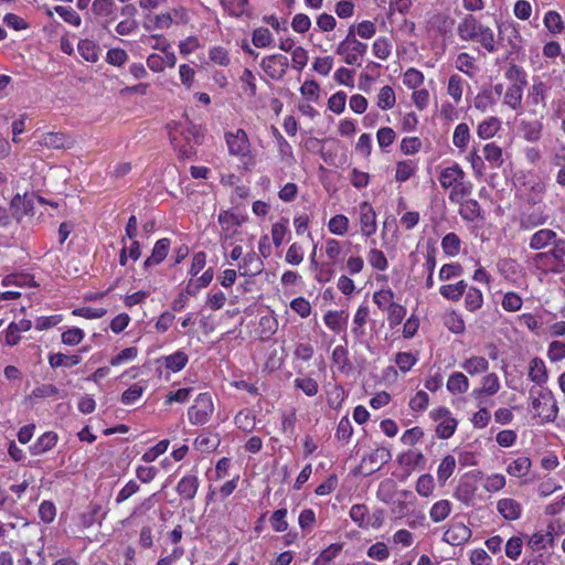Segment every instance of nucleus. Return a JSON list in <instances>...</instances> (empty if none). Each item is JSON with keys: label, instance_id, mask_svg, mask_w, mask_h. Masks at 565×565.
I'll use <instances>...</instances> for the list:
<instances>
[{"label": "nucleus", "instance_id": "f257e3e1", "mask_svg": "<svg viewBox=\"0 0 565 565\" xmlns=\"http://www.w3.org/2000/svg\"><path fill=\"white\" fill-rule=\"evenodd\" d=\"M457 34L462 41L479 43L489 53L497 51L494 32L471 13L466 14L458 23Z\"/></svg>", "mask_w": 565, "mask_h": 565}, {"label": "nucleus", "instance_id": "f03ea898", "mask_svg": "<svg viewBox=\"0 0 565 565\" xmlns=\"http://www.w3.org/2000/svg\"><path fill=\"white\" fill-rule=\"evenodd\" d=\"M532 407L542 422H554L557 417L558 407L553 393L546 388L532 387L530 390Z\"/></svg>", "mask_w": 565, "mask_h": 565}, {"label": "nucleus", "instance_id": "7ed1b4c3", "mask_svg": "<svg viewBox=\"0 0 565 565\" xmlns=\"http://www.w3.org/2000/svg\"><path fill=\"white\" fill-rule=\"evenodd\" d=\"M168 130L170 140H175V137H179L183 141H191L194 145H201L204 139V135L202 134L201 127L193 124L188 116H185L183 121H172L168 124Z\"/></svg>", "mask_w": 565, "mask_h": 565}, {"label": "nucleus", "instance_id": "20e7f679", "mask_svg": "<svg viewBox=\"0 0 565 565\" xmlns=\"http://www.w3.org/2000/svg\"><path fill=\"white\" fill-rule=\"evenodd\" d=\"M392 458L391 451L385 447H379L365 456L355 468L354 475L370 476L379 471Z\"/></svg>", "mask_w": 565, "mask_h": 565}, {"label": "nucleus", "instance_id": "39448f33", "mask_svg": "<svg viewBox=\"0 0 565 565\" xmlns=\"http://www.w3.org/2000/svg\"><path fill=\"white\" fill-rule=\"evenodd\" d=\"M214 406L209 393H201L195 398L194 405L188 411L189 420L193 425H204L210 419Z\"/></svg>", "mask_w": 565, "mask_h": 565}, {"label": "nucleus", "instance_id": "423d86ee", "mask_svg": "<svg viewBox=\"0 0 565 565\" xmlns=\"http://www.w3.org/2000/svg\"><path fill=\"white\" fill-rule=\"evenodd\" d=\"M500 42H507L510 46L509 56L519 54L522 51L523 39L518 24L512 21L497 23Z\"/></svg>", "mask_w": 565, "mask_h": 565}, {"label": "nucleus", "instance_id": "0eeeda50", "mask_svg": "<svg viewBox=\"0 0 565 565\" xmlns=\"http://www.w3.org/2000/svg\"><path fill=\"white\" fill-rule=\"evenodd\" d=\"M75 145V140L72 136L61 131H51L43 134L41 138L34 142L33 149L39 151L43 147L54 150L71 149Z\"/></svg>", "mask_w": 565, "mask_h": 565}, {"label": "nucleus", "instance_id": "6e6552de", "mask_svg": "<svg viewBox=\"0 0 565 565\" xmlns=\"http://www.w3.org/2000/svg\"><path fill=\"white\" fill-rule=\"evenodd\" d=\"M260 67L268 77L279 81L285 76L289 67V60L282 54L268 55L262 60Z\"/></svg>", "mask_w": 565, "mask_h": 565}, {"label": "nucleus", "instance_id": "1a4fd4ad", "mask_svg": "<svg viewBox=\"0 0 565 565\" xmlns=\"http://www.w3.org/2000/svg\"><path fill=\"white\" fill-rule=\"evenodd\" d=\"M225 140L231 154L245 157L249 153L248 137L243 129H237L236 132H226Z\"/></svg>", "mask_w": 565, "mask_h": 565}, {"label": "nucleus", "instance_id": "9d476101", "mask_svg": "<svg viewBox=\"0 0 565 565\" xmlns=\"http://www.w3.org/2000/svg\"><path fill=\"white\" fill-rule=\"evenodd\" d=\"M471 535V530L463 523L458 522L448 527L443 535V540L452 546H460L468 542Z\"/></svg>", "mask_w": 565, "mask_h": 565}, {"label": "nucleus", "instance_id": "9b49d317", "mask_svg": "<svg viewBox=\"0 0 565 565\" xmlns=\"http://www.w3.org/2000/svg\"><path fill=\"white\" fill-rule=\"evenodd\" d=\"M360 224L361 232L365 236H371L376 232V215L367 202L360 204Z\"/></svg>", "mask_w": 565, "mask_h": 565}, {"label": "nucleus", "instance_id": "f8f14e48", "mask_svg": "<svg viewBox=\"0 0 565 565\" xmlns=\"http://www.w3.org/2000/svg\"><path fill=\"white\" fill-rule=\"evenodd\" d=\"M171 246V241L167 237L154 243L151 255L143 262V269H149L154 265L161 264L167 257Z\"/></svg>", "mask_w": 565, "mask_h": 565}, {"label": "nucleus", "instance_id": "ddd939ff", "mask_svg": "<svg viewBox=\"0 0 565 565\" xmlns=\"http://www.w3.org/2000/svg\"><path fill=\"white\" fill-rule=\"evenodd\" d=\"M465 172L458 163L443 169L439 173V182L444 189L454 188L460 180H463Z\"/></svg>", "mask_w": 565, "mask_h": 565}, {"label": "nucleus", "instance_id": "4468645a", "mask_svg": "<svg viewBox=\"0 0 565 565\" xmlns=\"http://www.w3.org/2000/svg\"><path fill=\"white\" fill-rule=\"evenodd\" d=\"M557 238L558 236L553 230L542 228L531 236L529 246L533 250H541L552 245Z\"/></svg>", "mask_w": 565, "mask_h": 565}, {"label": "nucleus", "instance_id": "2eb2a0df", "mask_svg": "<svg viewBox=\"0 0 565 565\" xmlns=\"http://www.w3.org/2000/svg\"><path fill=\"white\" fill-rule=\"evenodd\" d=\"M239 269H243L241 275L255 277L263 271L264 263L255 252H249L244 256L243 263L239 264Z\"/></svg>", "mask_w": 565, "mask_h": 565}, {"label": "nucleus", "instance_id": "dca6fc26", "mask_svg": "<svg viewBox=\"0 0 565 565\" xmlns=\"http://www.w3.org/2000/svg\"><path fill=\"white\" fill-rule=\"evenodd\" d=\"M11 216L18 222L33 210V202L26 196L15 194L10 202Z\"/></svg>", "mask_w": 565, "mask_h": 565}, {"label": "nucleus", "instance_id": "f3484780", "mask_svg": "<svg viewBox=\"0 0 565 565\" xmlns=\"http://www.w3.org/2000/svg\"><path fill=\"white\" fill-rule=\"evenodd\" d=\"M459 215L468 222H473L476 220H484V215L482 209L477 200L468 199L463 202L459 203Z\"/></svg>", "mask_w": 565, "mask_h": 565}, {"label": "nucleus", "instance_id": "a211bd4d", "mask_svg": "<svg viewBox=\"0 0 565 565\" xmlns=\"http://www.w3.org/2000/svg\"><path fill=\"white\" fill-rule=\"evenodd\" d=\"M477 487L471 478H461L456 490L455 498L465 504H470L475 498Z\"/></svg>", "mask_w": 565, "mask_h": 565}, {"label": "nucleus", "instance_id": "6ab92c4d", "mask_svg": "<svg viewBox=\"0 0 565 565\" xmlns=\"http://www.w3.org/2000/svg\"><path fill=\"white\" fill-rule=\"evenodd\" d=\"M499 513L509 521L518 520L521 516L522 508L521 504L514 499L505 498L501 499L497 503Z\"/></svg>", "mask_w": 565, "mask_h": 565}, {"label": "nucleus", "instance_id": "aec40b11", "mask_svg": "<svg viewBox=\"0 0 565 565\" xmlns=\"http://www.w3.org/2000/svg\"><path fill=\"white\" fill-rule=\"evenodd\" d=\"M199 489V479L196 476H184L177 484V492L185 500L194 499Z\"/></svg>", "mask_w": 565, "mask_h": 565}, {"label": "nucleus", "instance_id": "412c9836", "mask_svg": "<svg viewBox=\"0 0 565 565\" xmlns=\"http://www.w3.org/2000/svg\"><path fill=\"white\" fill-rule=\"evenodd\" d=\"M57 434L54 431H46L41 435L38 440L30 446V451L32 455H42L49 450H51L57 443Z\"/></svg>", "mask_w": 565, "mask_h": 565}, {"label": "nucleus", "instance_id": "4be33fe9", "mask_svg": "<svg viewBox=\"0 0 565 565\" xmlns=\"http://www.w3.org/2000/svg\"><path fill=\"white\" fill-rule=\"evenodd\" d=\"M524 87L525 86H522L518 83H512L509 85L503 96V104L513 110L519 109L521 107Z\"/></svg>", "mask_w": 565, "mask_h": 565}, {"label": "nucleus", "instance_id": "5701e85b", "mask_svg": "<svg viewBox=\"0 0 565 565\" xmlns=\"http://www.w3.org/2000/svg\"><path fill=\"white\" fill-rule=\"evenodd\" d=\"M77 50L81 56L87 62L95 63L99 58V46L92 40H81L77 44Z\"/></svg>", "mask_w": 565, "mask_h": 565}, {"label": "nucleus", "instance_id": "b1692460", "mask_svg": "<svg viewBox=\"0 0 565 565\" xmlns=\"http://www.w3.org/2000/svg\"><path fill=\"white\" fill-rule=\"evenodd\" d=\"M553 247L547 250L548 255L552 257V260L556 263L559 268L556 269V274H562L565 270V239L558 237L553 244Z\"/></svg>", "mask_w": 565, "mask_h": 565}, {"label": "nucleus", "instance_id": "393cba45", "mask_svg": "<svg viewBox=\"0 0 565 565\" xmlns=\"http://www.w3.org/2000/svg\"><path fill=\"white\" fill-rule=\"evenodd\" d=\"M456 468V458L452 455H447L443 458L437 469V480L440 486H444L446 481L454 473Z\"/></svg>", "mask_w": 565, "mask_h": 565}, {"label": "nucleus", "instance_id": "a878e982", "mask_svg": "<svg viewBox=\"0 0 565 565\" xmlns=\"http://www.w3.org/2000/svg\"><path fill=\"white\" fill-rule=\"evenodd\" d=\"M501 121L497 117H490L483 120L477 129V134L481 139L492 138L500 129Z\"/></svg>", "mask_w": 565, "mask_h": 565}, {"label": "nucleus", "instance_id": "bb28decb", "mask_svg": "<svg viewBox=\"0 0 565 565\" xmlns=\"http://www.w3.org/2000/svg\"><path fill=\"white\" fill-rule=\"evenodd\" d=\"M473 185L470 181L460 180L450 191L449 200L452 203H461L465 198L470 195L472 192Z\"/></svg>", "mask_w": 565, "mask_h": 565}, {"label": "nucleus", "instance_id": "cd10ccee", "mask_svg": "<svg viewBox=\"0 0 565 565\" xmlns=\"http://www.w3.org/2000/svg\"><path fill=\"white\" fill-rule=\"evenodd\" d=\"M483 156L492 168H500L503 163L502 149L494 142L487 143L483 147Z\"/></svg>", "mask_w": 565, "mask_h": 565}, {"label": "nucleus", "instance_id": "c85d7f7f", "mask_svg": "<svg viewBox=\"0 0 565 565\" xmlns=\"http://www.w3.org/2000/svg\"><path fill=\"white\" fill-rule=\"evenodd\" d=\"M521 131L525 140L535 142L542 136V122L539 120L522 121Z\"/></svg>", "mask_w": 565, "mask_h": 565}, {"label": "nucleus", "instance_id": "c756f323", "mask_svg": "<svg viewBox=\"0 0 565 565\" xmlns=\"http://www.w3.org/2000/svg\"><path fill=\"white\" fill-rule=\"evenodd\" d=\"M550 87L543 82H535L529 90V99L533 105H545Z\"/></svg>", "mask_w": 565, "mask_h": 565}, {"label": "nucleus", "instance_id": "7c9ffc66", "mask_svg": "<svg viewBox=\"0 0 565 565\" xmlns=\"http://www.w3.org/2000/svg\"><path fill=\"white\" fill-rule=\"evenodd\" d=\"M533 265L535 266V268H537L544 273L551 271V273L556 274L555 268H559L556 265V263H554L552 260V257L548 255L547 252L536 253L533 256Z\"/></svg>", "mask_w": 565, "mask_h": 565}, {"label": "nucleus", "instance_id": "2f4dec72", "mask_svg": "<svg viewBox=\"0 0 565 565\" xmlns=\"http://www.w3.org/2000/svg\"><path fill=\"white\" fill-rule=\"evenodd\" d=\"M173 148L178 151L180 159H191L196 154V148L194 142L183 141L179 137L175 140H170Z\"/></svg>", "mask_w": 565, "mask_h": 565}, {"label": "nucleus", "instance_id": "473e14b6", "mask_svg": "<svg viewBox=\"0 0 565 565\" xmlns=\"http://www.w3.org/2000/svg\"><path fill=\"white\" fill-rule=\"evenodd\" d=\"M461 241L456 233H448L441 239V247L446 255L456 256L460 252Z\"/></svg>", "mask_w": 565, "mask_h": 565}, {"label": "nucleus", "instance_id": "72a5a7b5", "mask_svg": "<svg viewBox=\"0 0 565 565\" xmlns=\"http://www.w3.org/2000/svg\"><path fill=\"white\" fill-rule=\"evenodd\" d=\"M252 42L256 47H268L273 44L274 38L267 28L259 26L253 31Z\"/></svg>", "mask_w": 565, "mask_h": 565}, {"label": "nucleus", "instance_id": "f704fd0d", "mask_svg": "<svg viewBox=\"0 0 565 565\" xmlns=\"http://www.w3.org/2000/svg\"><path fill=\"white\" fill-rule=\"evenodd\" d=\"M543 22L545 28L553 34H558L564 29L562 17L553 10L545 13Z\"/></svg>", "mask_w": 565, "mask_h": 565}, {"label": "nucleus", "instance_id": "c9c22d12", "mask_svg": "<svg viewBox=\"0 0 565 565\" xmlns=\"http://www.w3.org/2000/svg\"><path fill=\"white\" fill-rule=\"evenodd\" d=\"M531 460L527 457H519L508 466V473L513 477H523L529 473Z\"/></svg>", "mask_w": 565, "mask_h": 565}, {"label": "nucleus", "instance_id": "e433bc0d", "mask_svg": "<svg viewBox=\"0 0 565 565\" xmlns=\"http://www.w3.org/2000/svg\"><path fill=\"white\" fill-rule=\"evenodd\" d=\"M396 103V97L394 89L386 85L380 89V93L377 95V106L383 109H391L394 107Z\"/></svg>", "mask_w": 565, "mask_h": 565}, {"label": "nucleus", "instance_id": "4c0bfd02", "mask_svg": "<svg viewBox=\"0 0 565 565\" xmlns=\"http://www.w3.org/2000/svg\"><path fill=\"white\" fill-rule=\"evenodd\" d=\"M483 296L482 292L476 288L470 287L466 292L465 306L469 311H476L482 307Z\"/></svg>", "mask_w": 565, "mask_h": 565}, {"label": "nucleus", "instance_id": "58836bf2", "mask_svg": "<svg viewBox=\"0 0 565 565\" xmlns=\"http://www.w3.org/2000/svg\"><path fill=\"white\" fill-rule=\"evenodd\" d=\"M447 388L452 394L463 393L468 390V379L462 373L456 372L448 379Z\"/></svg>", "mask_w": 565, "mask_h": 565}, {"label": "nucleus", "instance_id": "ea45409f", "mask_svg": "<svg viewBox=\"0 0 565 565\" xmlns=\"http://www.w3.org/2000/svg\"><path fill=\"white\" fill-rule=\"evenodd\" d=\"M450 511V502L448 500H440L431 507L429 515L434 522H441L449 515Z\"/></svg>", "mask_w": 565, "mask_h": 565}, {"label": "nucleus", "instance_id": "a19ab883", "mask_svg": "<svg viewBox=\"0 0 565 565\" xmlns=\"http://www.w3.org/2000/svg\"><path fill=\"white\" fill-rule=\"evenodd\" d=\"M470 139V130L467 124L461 122L456 126L452 142L459 149H465Z\"/></svg>", "mask_w": 565, "mask_h": 565}, {"label": "nucleus", "instance_id": "79ce46f5", "mask_svg": "<svg viewBox=\"0 0 565 565\" xmlns=\"http://www.w3.org/2000/svg\"><path fill=\"white\" fill-rule=\"evenodd\" d=\"M288 225L289 220L287 217H281L280 221L273 224L271 237L276 247H279L282 244L284 238L288 233Z\"/></svg>", "mask_w": 565, "mask_h": 565}, {"label": "nucleus", "instance_id": "37998d69", "mask_svg": "<svg viewBox=\"0 0 565 565\" xmlns=\"http://www.w3.org/2000/svg\"><path fill=\"white\" fill-rule=\"evenodd\" d=\"M416 171V164L412 160L399 161L396 167L395 179L398 182H405L411 179Z\"/></svg>", "mask_w": 565, "mask_h": 565}, {"label": "nucleus", "instance_id": "c03bdc74", "mask_svg": "<svg viewBox=\"0 0 565 565\" xmlns=\"http://www.w3.org/2000/svg\"><path fill=\"white\" fill-rule=\"evenodd\" d=\"M218 223L222 225L223 231L226 232L225 237H231L228 234L231 231L234 234L236 232V227L239 225L238 218L233 213L224 211L218 214Z\"/></svg>", "mask_w": 565, "mask_h": 565}, {"label": "nucleus", "instance_id": "a18cd8bd", "mask_svg": "<svg viewBox=\"0 0 565 565\" xmlns=\"http://www.w3.org/2000/svg\"><path fill=\"white\" fill-rule=\"evenodd\" d=\"M457 425L458 422L456 418L447 417L437 425L436 435L441 439H448L454 435Z\"/></svg>", "mask_w": 565, "mask_h": 565}, {"label": "nucleus", "instance_id": "49530a36", "mask_svg": "<svg viewBox=\"0 0 565 565\" xmlns=\"http://www.w3.org/2000/svg\"><path fill=\"white\" fill-rule=\"evenodd\" d=\"M529 376L533 382H535L539 385L546 381L547 374L542 360L537 358L533 359Z\"/></svg>", "mask_w": 565, "mask_h": 565}, {"label": "nucleus", "instance_id": "de8ad7c7", "mask_svg": "<svg viewBox=\"0 0 565 565\" xmlns=\"http://www.w3.org/2000/svg\"><path fill=\"white\" fill-rule=\"evenodd\" d=\"M367 318H369V307H367V305L363 303L358 308V310L354 315V318H353L352 331L355 334L364 333L363 327L365 326Z\"/></svg>", "mask_w": 565, "mask_h": 565}, {"label": "nucleus", "instance_id": "09e8293b", "mask_svg": "<svg viewBox=\"0 0 565 565\" xmlns=\"http://www.w3.org/2000/svg\"><path fill=\"white\" fill-rule=\"evenodd\" d=\"M499 380L498 376L493 373L488 374L483 377L482 387L478 391L473 392L475 396H478L481 393H486L488 395H493L499 391Z\"/></svg>", "mask_w": 565, "mask_h": 565}, {"label": "nucleus", "instance_id": "8fccbe9b", "mask_svg": "<svg viewBox=\"0 0 565 565\" xmlns=\"http://www.w3.org/2000/svg\"><path fill=\"white\" fill-rule=\"evenodd\" d=\"M463 369L469 374L480 373L488 369V361L481 355H472V358L465 362Z\"/></svg>", "mask_w": 565, "mask_h": 565}, {"label": "nucleus", "instance_id": "3c124183", "mask_svg": "<svg viewBox=\"0 0 565 565\" xmlns=\"http://www.w3.org/2000/svg\"><path fill=\"white\" fill-rule=\"evenodd\" d=\"M406 316V309L402 305L393 303L387 308V320L391 328L398 326Z\"/></svg>", "mask_w": 565, "mask_h": 565}, {"label": "nucleus", "instance_id": "603ef678", "mask_svg": "<svg viewBox=\"0 0 565 565\" xmlns=\"http://www.w3.org/2000/svg\"><path fill=\"white\" fill-rule=\"evenodd\" d=\"M235 424L244 431H252L255 428V416L248 411H241L235 416Z\"/></svg>", "mask_w": 565, "mask_h": 565}, {"label": "nucleus", "instance_id": "864d4df0", "mask_svg": "<svg viewBox=\"0 0 565 565\" xmlns=\"http://www.w3.org/2000/svg\"><path fill=\"white\" fill-rule=\"evenodd\" d=\"M349 226V220L343 214H338L329 221V231L335 235H343L347 233Z\"/></svg>", "mask_w": 565, "mask_h": 565}, {"label": "nucleus", "instance_id": "5fc2aeb1", "mask_svg": "<svg viewBox=\"0 0 565 565\" xmlns=\"http://www.w3.org/2000/svg\"><path fill=\"white\" fill-rule=\"evenodd\" d=\"M435 488L434 478L429 473L422 475L416 483V491L422 497H429Z\"/></svg>", "mask_w": 565, "mask_h": 565}, {"label": "nucleus", "instance_id": "6e6d98bb", "mask_svg": "<svg viewBox=\"0 0 565 565\" xmlns=\"http://www.w3.org/2000/svg\"><path fill=\"white\" fill-rule=\"evenodd\" d=\"M546 220L547 216L542 213H531L521 217L520 227L527 231L539 225H543Z\"/></svg>", "mask_w": 565, "mask_h": 565}, {"label": "nucleus", "instance_id": "4d7b16f0", "mask_svg": "<svg viewBox=\"0 0 565 565\" xmlns=\"http://www.w3.org/2000/svg\"><path fill=\"white\" fill-rule=\"evenodd\" d=\"M169 440L163 439L156 444L153 447L148 449L141 457V460L145 462L154 461L160 455L164 454L168 449Z\"/></svg>", "mask_w": 565, "mask_h": 565}, {"label": "nucleus", "instance_id": "13d9d810", "mask_svg": "<svg viewBox=\"0 0 565 565\" xmlns=\"http://www.w3.org/2000/svg\"><path fill=\"white\" fill-rule=\"evenodd\" d=\"M444 323L454 333H461L465 330V322L462 318L455 311L445 316Z\"/></svg>", "mask_w": 565, "mask_h": 565}, {"label": "nucleus", "instance_id": "bf43d9fd", "mask_svg": "<svg viewBox=\"0 0 565 565\" xmlns=\"http://www.w3.org/2000/svg\"><path fill=\"white\" fill-rule=\"evenodd\" d=\"M393 299L394 292L391 289H381L373 295V301L382 310H387L394 303Z\"/></svg>", "mask_w": 565, "mask_h": 565}, {"label": "nucleus", "instance_id": "052dcab7", "mask_svg": "<svg viewBox=\"0 0 565 565\" xmlns=\"http://www.w3.org/2000/svg\"><path fill=\"white\" fill-rule=\"evenodd\" d=\"M447 93L456 103H459L462 96V78L454 74L449 77Z\"/></svg>", "mask_w": 565, "mask_h": 565}, {"label": "nucleus", "instance_id": "680f3d73", "mask_svg": "<svg viewBox=\"0 0 565 565\" xmlns=\"http://www.w3.org/2000/svg\"><path fill=\"white\" fill-rule=\"evenodd\" d=\"M295 386L301 390L307 396H315L318 393V383L311 377H297Z\"/></svg>", "mask_w": 565, "mask_h": 565}, {"label": "nucleus", "instance_id": "e2e57ef3", "mask_svg": "<svg viewBox=\"0 0 565 565\" xmlns=\"http://www.w3.org/2000/svg\"><path fill=\"white\" fill-rule=\"evenodd\" d=\"M392 45L388 39L379 38L373 43V53L381 60H386L391 55Z\"/></svg>", "mask_w": 565, "mask_h": 565}, {"label": "nucleus", "instance_id": "0e129e2a", "mask_svg": "<svg viewBox=\"0 0 565 565\" xmlns=\"http://www.w3.org/2000/svg\"><path fill=\"white\" fill-rule=\"evenodd\" d=\"M55 11L65 22L72 25L78 26L82 22L79 14L73 8L57 6Z\"/></svg>", "mask_w": 565, "mask_h": 565}, {"label": "nucleus", "instance_id": "69168bd1", "mask_svg": "<svg viewBox=\"0 0 565 565\" xmlns=\"http://www.w3.org/2000/svg\"><path fill=\"white\" fill-rule=\"evenodd\" d=\"M504 75L512 83H518L522 86H526L527 84L525 72L516 64H511Z\"/></svg>", "mask_w": 565, "mask_h": 565}, {"label": "nucleus", "instance_id": "338daca9", "mask_svg": "<svg viewBox=\"0 0 565 565\" xmlns=\"http://www.w3.org/2000/svg\"><path fill=\"white\" fill-rule=\"evenodd\" d=\"M424 82V75L420 71L411 67L404 73L403 83L409 88H416Z\"/></svg>", "mask_w": 565, "mask_h": 565}, {"label": "nucleus", "instance_id": "774afa93", "mask_svg": "<svg viewBox=\"0 0 565 565\" xmlns=\"http://www.w3.org/2000/svg\"><path fill=\"white\" fill-rule=\"evenodd\" d=\"M115 3L113 0H94L92 10L97 15L111 17Z\"/></svg>", "mask_w": 565, "mask_h": 565}]
</instances>
